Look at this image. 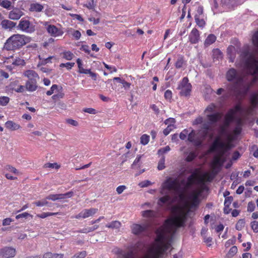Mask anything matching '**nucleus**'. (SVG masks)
I'll return each instance as SVG.
<instances>
[{
	"mask_svg": "<svg viewBox=\"0 0 258 258\" xmlns=\"http://www.w3.org/2000/svg\"><path fill=\"white\" fill-rule=\"evenodd\" d=\"M207 119L210 124L217 122L221 118V115L219 112H216L213 114H208Z\"/></svg>",
	"mask_w": 258,
	"mask_h": 258,
	"instance_id": "nucleus-21",
	"label": "nucleus"
},
{
	"mask_svg": "<svg viewBox=\"0 0 258 258\" xmlns=\"http://www.w3.org/2000/svg\"><path fill=\"white\" fill-rule=\"evenodd\" d=\"M10 98L7 96L0 97V105L6 106L9 102Z\"/></svg>",
	"mask_w": 258,
	"mask_h": 258,
	"instance_id": "nucleus-45",
	"label": "nucleus"
},
{
	"mask_svg": "<svg viewBox=\"0 0 258 258\" xmlns=\"http://www.w3.org/2000/svg\"><path fill=\"white\" fill-rule=\"evenodd\" d=\"M165 164V157L163 156L160 160H159L158 164V169L159 170H163L165 168V166L164 165Z\"/></svg>",
	"mask_w": 258,
	"mask_h": 258,
	"instance_id": "nucleus-46",
	"label": "nucleus"
},
{
	"mask_svg": "<svg viewBox=\"0 0 258 258\" xmlns=\"http://www.w3.org/2000/svg\"><path fill=\"white\" fill-rule=\"evenodd\" d=\"M16 85V82L11 83L9 85L10 89L13 90H15L17 92H23L24 91V86L22 85H20L18 86V87L17 88H15V87Z\"/></svg>",
	"mask_w": 258,
	"mask_h": 258,
	"instance_id": "nucleus-33",
	"label": "nucleus"
},
{
	"mask_svg": "<svg viewBox=\"0 0 258 258\" xmlns=\"http://www.w3.org/2000/svg\"><path fill=\"white\" fill-rule=\"evenodd\" d=\"M216 40V37L214 34H210L205 40L204 45L206 46H209L214 42Z\"/></svg>",
	"mask_w": 258,
	"mask_h": 258,
	"instance_id": "nucleus-30",
	"label": "nucleus"
},
{
	"mask_svg": "<svg viewBox=\"0 0 258 258\" xmlns=\"http://www.w3.org/2000/svg\"><path fill=\"white\" fill-rule=\"evenodd\" d=\"M227 127L222 125L220 127L219 130V134L222 136H227Z\"/></svg>",
	"mask_w": 258,
	"mask_h": 258,
	"instance_id": "nucleus-50",
	"label": "nucleus"
},
{
	"mask_svg": "<svg viewBox=\"0 0 258 258\" xmlns=\"http://www.w3.org/2000/svg\"><path fill=\"white\" fill-rule=\"evenodd\" d=\"M96 5L94 3V0H90L88 4L84 5L85 7H87L89 9L95 10V7Z\"/></svg>",
	"mask_w": 258,
	"mask_h": 258,
	"instance_id": "nucleus-53",
	"label": "nucleus"
},
{
	"mask_svg": "<svg viewBox=\"0 0 258 258\" xmlns=\"http://www.w3.org/2000/svg\"><path fill=\"white\" fill-rule=\"evenodd\" d=\"M228 58L231 62H233L236 56V49L232 45H230L227 49Z\"/></svg>",
	"mask_w": 258,
	"mask_h": 258,
	"instance_id": "nucleus-22",
	"label": "nucleus"
},
{
	"mask_svg": "<svg viewBox=\"0 0 258 258\" xmlns=\"http://www.w3.org/2000/svg\"><path fill=\"white\" fill-rule=\"evenodd\" d=\"M238 0H222L223 5H224L228 8H231L237 4Z\"/></svg>",
	"mask_w": 258,
	"mask_h": 258,
	"instance_id": "nucleus-34",
	"label": "nucleus"
},
{
	"mask_svg": "<svg viewBox=\"0 0 258 258\" xmlns=\"http://www.w3.org/2000/svg\"><path fill=\"white\" fill-rule=\"evenodd\" d=\"M37 81H27L25 87L27 90L30 92H33L37 88Z\"/></svg>",
	"mask_w": 258,
	"mask_h": 258,
	"instance_id": "nucleus-25",
	"label": "nucleus"
},
{
	"mask_svg": "<svg viewBox=\"0 0 258 258\" xmlns=\"http://www.w3.org/2000/svg\"><path fill=\"white\" fill-rule=\"evenodd\" d=\"M5 126L6 128L12 131L17 130L21 127L19 124L11 120L7 121L5 123Z\"/></svg>",
	"mask_w": 258,
	"mask_h": 258,
	"instance_id": "nucleus-26",
	"label": "nucleus"
},
{
	"mask_svg": "<svg viewBox=\"0 0 258 258\" xmlns=\"http://www.w3.org/2000/svg\"><path fill=\"white\" fill-rule=\"evenodd\" d=\"M234 109L237 112H239L244 120L248 119V115H252L254 108L251 106L246 107H242L241 103H238L234 106Z\"/></svg>",
	"mask_w": 258,
	"mask_h": 258,
	"instance_id": "nucleus-6",
	"label": "nucleus"
},
{
	"mask_svg": "<svg viewBox=\"0 0 258 258\" xmlns=\"http://www.w3.org/2000/svg\"><path fill=\"white\" fill-rule=\"evenodd\" d=\"M98 211L97 209L91 208L90 209H85L80 212L78 215L75 216L76 219L80 218H86L94 215Z\"/></svg>",
	"mask_w": 258,
	"mask_h": 258,
	"instance_id": "nucleus-12",
	"label": "nucleus"
},
{
	"mask_svg": "<svg viewBox=\"0 0 258 258\" xmlns=\"http://www.w3.org/2000/svg\"><path fill=\"white\" fill-rule=\"evenodd\" d=\"M233 201L232 197H228L225 198L224 202V206H230L232 201Z\"/></svg>",
	"mask_w": 258,
	"mask_h": 258,
	"instance_id": "nucleus-64",
	"label": "nucleus"
},
{
	"mask_svg": "<svg viewBox=\"0 0 258 258\" xmlns=\"http://www.w3.org/2000/svg\"><path fill=\"white\" fill-rule=\"evenodd\" d=\"M60 166L58 165L57 163H46L44 164L43 168H55L56 169H58L60 168Z\"/></svg>",
	"mask_w": 258,
	"mask_h": 258,
	"instance_id": "nucleus-40",
	"label": "nucleus"
},
{
	"mask_svg": "<svg viewBox=\"0 0 258 258\" xmlns=\"http://www.w3.org/2000/svg\"><path fill=\"white\" fill-rule=\"evenodd\" d=\"M31 38L24 35L14 34L9 37L5 43L4 49L7 50H14L19 49L30 42Z\"/></svg>",
	"mask_w": 258,
	"mask_h": 258,
	"instance_id": "nucleus-4",
	"label": "nucleus"
},
{
	"mask_svg": "<svg viewBox=\"0 0 258 258\" xmlns=\"http://www.w3.org/2000/svg\"><path fill=\"white\" fill-rule=\"evenodd\" d=\"M200 38L199 31L196 28H194L191 31L189 35V41L191 43L195 44L198 42Z\"/></svg>",
	"mask_w": 258,
	"mask_h": 258,
	"instance_id": "nucleus-20",
	"label": "nucleus"
},
{
	"mask_svg": "<svg viewBox=\"0 0 258 258\" xmlns=\"http://www.w3.org/2000/svg\"><path fill=\"white\" fill-rule=\"evenodd\" d=\"M149 141V136L147 135H143L140 138V142L144 145H147Z\"/></svg>",
	"mask_w": 258,
	"mask_h": 258,
	"instance_id": "nucleus-44",
	"label": "nucleus"
},
{
	"mask_svg": "<svg viewBox=\"0 0 258 258\" xmlns=\"http://www.w3.org/2000/svg\"><path fill=\"white\" fill-rule=\"evenodd\" d=\"M252 42L253 45L258 48V30L253 34L252 37Z\"/></svg>",
	"mask_w": 258,
	"mask_h": 258,
	"instance_id": "nucleus-42",
	"label": "nucleus"
},
{
	"mask_svg": "<svg viewBox=\"0 0 258 258\" xmlns=\"http://www.w3.org/2000/svg\"><path fill=\"white\" fill-rule=\"evenodd\" d=\"M1 25L5 29H12L16 26V23L9 20H4L1 22Z\"/></svg>",
	"mask_w": 258,
	"mask_h": 258,
	"instance_id": "nucleus-24",
	"label": "nucleus"
},
{
	"mask_svg": "<svg viewBox=\"0 0 258 258\" xmlns=\"http://www.w3.org/2000/svg\"><path fill=\"white\" fill-rule=\"evenodd\" d=\"M213 57L214 59L219 60L222 57V53L219 49H214L213 51Z\"/></svg>",
	"mask_w": 258,
	"mask_h": 258,
	"instance_id": "nucleus-36",
	"label": "nucleus"
},
{
	"mask_svg": "<svg viewBox=\"0 0 258 258\" xmlns=\"http://www.w3.org/2000/svg\"><path fill=\"white\" fill-rule=\"evenodd\" d=\"M225 150H222L221 154L214 157V163L215 165L221 166L226 161V158L224 157Z\"/></svg>",
	"mask_w": 258,
	"mask_h": 258,
	"instance_id": "nucleus-19",
	"label": "nucleus"
},
{
	"mask_svg": "<svg viewBox=\"0 0 258 258\" xmlns=\"http://www.w3.org/2000/svg\"><path fill=\"white\" fill-rule=\"evenodd\" d=\"M63 254L53 253L50 252H46L43 254V258H63Z\"/></svg>",
	"mask_w": 258,
	"mask_h": 258,
	"instance_id": "nucleus-32",
	"label": "nucleus"
},
{
	"mask_svg": "<svg viewBox=\"0 0 258 258\" xmlns=\"http://www.w3.org/2000/svg\"><path fill=\"white\" fill-rule=\"evenodd\" d=\"M63 57L68 60L72 59L74 56V54L70 51L63 52Z\"/></svg>",
	"mask_w": 258,
	"mask_h": 258,
	"instance_id": "nucleus-47",
	"label": "nucleus"
},
{
	"mask_svg": "<svg viewBox=\"0 0 258 258\" xmlns=\"http://www.w3.org/2000/svg\"><path fill=\"white\" fill-rule=\"evenodd\" d=\"M43 9V6L38 3L31 4L30 8L31 11L37 12H41Z\"/></svg>",
	"mask_w": 258,
	"mask_h": 258,
	"instance_id": "nucleus-31",
	"label": "nucleus"
},
{
	"mask_svg": "<svg viewBox=\"0 0 258 258\" xmlns=\"http://www.w3.org/2000/svg\"><path fill=\"white\" fill-rule=\"evenodd\" d=\"M15 254V249L11 247H5L0 249V257L10 258L14 257Z\"/></svg>",
	"mask_w": 258,
	"mask_h": 258,
	"instance_id": "nucleus-10",
	"label": "nucleus"
},
{
	"mask_svg": "<svg viewBox=\"0 0 258 258\" xmlns=\"http://www.w3.org/2000/svg\"><path fill=\"white\" fill-rule=\"evenodd\" d=\"M195 21L197 25L200 27H204L206 24L205 21L204 19H200L198 15H195Z\"/></svg>",
	"mask_w": 258,
	"mask_h": 258,
	"instance_id": "nucleus-38",
	"label": "nucleus"
},
{
	"mask_svg": "<svg viewBox=\"0 0 258 258\" xmlns=\"http://www.w3.org/2000/svg\"><path fill=\"white\" fill-rule=\"evenodd\" d=\"M115 253L118 255V258H133V253L131 251L125 252L120 249H117Z\"/></svg>",
	"mask_w": 258,
	"mask_h": 258,
	"instance_id": "nucleus-23",
	"label": "nucleus"
},
{
	"mask_svg": "<svg viewBox=\"0 0 258 258\" xmlns=\"http://www.w3.org/2000/svg\"><path fill=\"white\" fill-rule=\"evenodd\" d=\"M171 203V197L168 195H166L159 199L158 201V205L160 206H162L164 204H167L168 205H170Z\"/></svg>",
	"mask_w": 258,
	"mask_h": 258,
	"instance_id": "nucleus-27",
	"label": "nucleus"
},
{
	"mask_svg": "<svg viewBox=\"0 0 258 258\" xmlns=\"http://www.w3.org/2000/svg\"><path fill=\"white\" fill-rule=\"evenodd\" d=\"M74 62H67L66 63H61L60 67H66L68 70H70L74 66Z\"/></svg>",
	"mask_w": 258,
	"mask_h": 258,
	"instance_id": "nucleus-61",
	"label": "nucleus"
},
{
	"mask_svg": "<svg viewBox=\"0 0 258 258\" xmlns=\"http://www.w3.org/2000/svg\"><path fill=\"white\" fill-rule=\"evenodd\" d=\"M188 210L183 207L174 206L172 209L173 216L156 230V243L151 248L153 258H160L170 246L172 237L178 228L184 226Z\"/></svg>",
	"mask_w": 258,
	"mask_h": 258,
	"instance_id": "nucleus-2",
	"label": "nucleus"
},
{
	"mask_svg": "<svg viewBox=\"0 0 258 258\" xmlns=\"http://www.w3.org/2000/svg\"><path fill=\"white\" fill-rule=\"evenodd\" d=\"M151 184V182L149 180H145L140 182L139 185L141 187H147Z\"/></svg>",
	"mask_w": 258,
	"mask_h": 258,
	"instance_id": "nucleus-63",
	"label": "nucleus"
},
{
	"mask_svg": "<svg viewBox=\"0 0 258 258\" xmlns=\"http://www.w3.org/2000/svg\"><path fill=\"white\" fill-rule=\"evenodd\" d=\"M245 220L244 219H240L238 221L235 225V228L238 230H241L244 227Z\"/></svg>",
	"mask_w": 258,
	"mask_h": 258,
	"instance_id": "nucleus-39",
	"label": "nucleus"
},
{
	"mask_svg": "<svg viewBox=\"0 0 258 258\" xmlns=\"http://www.w3.org/2000/svg\"><path fill=\"white\" fill-rule=\"evenodd\" d=\"M201 194V190H194L192 192L190 196L191 201L188 204L190 208L196 207L199 205L200 203L199 197Z\"/></svg>",
	"mask_w": 258,
	"mask_h": 258,
	"instance_id": "nucleus-11",
	"label": "nucleus"
},
{
	"mask_svg": "<svg viewBox=\"0 0 258 258\" xmlns=\"http://www.w3.org/2000/svg\"><path fill=\"white\" fill-rule=\"evenodd\" d=\"M23 75L25 77L28 78V81H37L39 79L37 73L33 70H27L24 72Z\"/></svg>",
	"mask_w": 258,
	"mask_h": 258,
	"instance_id": "nucleus-16",
	"label": "nucleus"
},
{
	"mask_svg": "<svg viewBox=\"0 0 258 258\" xmlns=\"http://www.w3.org/2000/svg\"><path fill=\"white\" fill-rule=\"evenodd\" d=\"M0 6L5 9H10L11 6V3L9 1L4 0L2 1Z\"/></svg>",
	"mask_w": 258,
	"mask_h": 258,
	"instance_id": "nucleus-48",
	"label": "nucleus"
},
{
	"mask_svg": "<svg viewBox=\"0 0 258 258\" xmlns=\"http://www.w3.org/2000/svg\"><path fill=\"white\" fill-rule=\"evenodd\" d=\"M196 156L197 155L195 152H191L186 157V161L187 162H191L196 157Z\"/></svg>",
	"mask_w": 258,
	"mask_h": 258,
	"instance_id": "nucleus-54",
	"label": "nucleus"
},
{
	"mask_svg": "<svg viewBox=\"0 0 258 258\" xmlns=\"http://www.w3.org/2000/svg\"><path fill=\"white\" fill-rule=\"evenodd\" d=\"M57 88L58 86L57 85H53L50 89L46 92V94L48 96L52 95L54 93V90H57Z\"/></svg>",
	"mask_w": 258,
	"mask_h": 258,
	"instance_id": "nucleus-56",
	"label": "nucleus"
},
{
	"mask_svg": "<svg viewBox=\"0 0 258 258\" xmlns=\"http://www.w3.org/2000/svg\"><path fill=\"white\" fill-rule=\"evenodd\" d=\"M188 140L194 144L196 146H199L202 144V141L197 136L196 132L192 130L188 135Z\"/></svg>",
	"mask_w": 258,
	"mask_h": 258,
	"instance_id": "nucleus-15",
	"label": "nucleus"
},
{
	"mask_svg": "<svg viewBox=\"0 0 258 258\" xmlns=\"http://www.w3.org/2000/svg\"><path fill=\"white\" fill-rule=\"evenodd\" d=\"M142 156L139 155H138L133 163L132 164L131 167L133 169L136 168H139L140 167L141 163L140 160L141 159Z\"/></svg>",
	"mask_w": 258,
	"mask_h": 258,
	"instance_id": "nucleus-37",
	"label": "nucleus"
},
{
	"mask_svg": "<svg viewBox=\"0 0 258 258\" xmlns=\"http://www.w3.org/2000/svg\"><path fill=\"white\" fill-rule=\"evenodd\" d=\"M86 256V252L85 251H81L76 254L72 258H84Z\"/></svg>",
	"mask_w": 258,
	"mask_h": 258,
	"instance_id": "nucleus-55",
	"label": "nucleus"
},
{
	"mask_svg": "<svg viewBox=\"0 0 258 258\" xmlns=\"http://www.w3.org/2000/svg\"><path fill=\"white\" fill-rule=\"evenodd\" d=\"M147 224L140 225L137 224H133L132 226V232L134 234L137 235L145 231L148 227Z\"/></svg>",
	"mask_w": 258,
	"mask_h": 258,
	"instance_id": "nucleus-17",
	"label": "nucleus"
},
{
	"mask_svg": "<svg viewBox=\"0 0 258 258\" xmlns=\"http://www.w3.org/2000/svg\"><path fill=\"white\" fill-rule=\"evenodd\" d=\"M255 209V204L252 202H250L248 203L247 205V211L251 212Z\"/></svg>",
	"mask_w": 258,
	"mask_h": 258,
	"instance_id": "nucleus-59",
	"label": "nucleus"
},
{
	"mask_svg": "<svg viewBox=\"0 0 258 258\" xmlns=\"http://www.w3.org/2000/svg\"><path fill=\"white\" fill-rule=\"evenodd\" d=\"M174 126L173 124H170L167 126V127L164 130L163 134L165 136L168 135L170 132L174 128Z\"/></svg>",
	"mask_w": 258,
	"mask_h": 258,
	"instance_id": "nucleus-52",
	"label": "nucleus"
},
{
	"mask_svg": "<svg viewBox=\"0 0 258 258\" xmlns=\"http://www.w3.org/2000/svg\"><path fill=\"white\" fill-rule=\"evenodd\" d=\"M6 168H7V170H8L10 172H12V173H14L15 174H19V171L14 167H13V166H10V165H8V166H7Z\"/></svg>",
	"mask_w": 258,
	"mask_h": 258,
	"instance_id": "nucleus-60",
	"label": "nucleus"
},
{
	"mask_svg": "<svg viewBox=\"0 0 258 258\" xmlns=\"http://www.w3.org/2000/svg\"><path fill=\"white\" fill-rule=\"evenodd\" d=\"M197 178V175L195 173H192L187 177V180L184 179L179 181L177 179H172L169 178L166 179L162 184V190L161 194L165 193V189L178 195L180 198L183 197L184 192L189 188H190L195 182Z\"/></svg>",
	"mask_w": 258,
	"mask_h": 258,
	"instance_id": "nucleus-3",
	"label": "nucleus"
},
{
	"mask_svg": "<svg viewBox=\"0 0 258 258\" xmlns=\"http://www.w3.org/2000/svg\"><path fill=\"white\" fill-rule=\"evenodd\" d=\"M57 111L65 110L67 108V105L62 102H58L55 107Z\"/></svg>",
	"mask_w": 258,
	"mask_h": 258,
	"instance_id": "nucleus-43",
	"label": "nucleus"
},
{
	"mask_svg": "<svg viewBox=\"0 0 258 258\" xmlns=\"http://www.w3.org/2000/svg\"><path fill=\"white\" fill-rule=\"evenodd\" d=\"M177 89L180 90L179 94L183 96H188L190 95L191 85L188 83V79L187 77L183 78L181 83L179 84Z\"/></svg>",
	"mask_w": 258,
	"mask_h": 258,
	"instance_id": "nucleus-7",
	"label": "nucleus"
},
{
	"mask_svg": "<svg viewBox=\"0 0 258 258\" xmlns=\"http://www.w3.org/2000/svg\"><path fill=\"white\" fill-rule=\"evenodd\" d=\"M236 113V112L234 108H231L229 110L225 115L224 126L227 127L229 126L230 123L234 119Z\"/></svg>",
	"mask_w": 258,
	"mask_h": 258,
	"instance_id": "nucleus-14",
	"label": "nucleus"
},
{
	"mask_svg": "<svg viewBox=\"0 0 258 258\" xmlns=\"http://www.w3.org/2000/svg\"><path fill=\"white\" fill-rule=\"evenodd\" d=\"M215 105L213 104H211L207 106L206 108L205 111L209 112H213L215 111Z\"/></svg>",
	"mask_w": 258,
	"mask_h": 258,
	"instance_id": "nucleus-62",
	"label": "nucleus"
},
{
	"mask_svg": "<svg viewBox=\"0 0 258 258\" xmlns=\"http://www.w3.org/2000/svg\"><path fill=\"white\" fill-rule=\"evenodd\" d=\"M237 252V248L236 246H232L229 250L227 255L228 257H232Z\"/></svg>",
	"mask_w": 258,
	"mask_h": 258,
	"instance_id": "nucleus-49",
	"label": "nucleus"
},
{
	"mask_svg": "<svg viewBox=\"0 0 258 258\" xmlns=\"http://www.w3.org/2000/svg\"><path fill=\"white\" fill-rule=\"evenodd\" d=\"M210 123L209 122L207 123H204L202 125V128L204 130V133L207 134L208 132V131L210 128Z\"/></svg>",
	"mask_w": 258,
	"mask_h": 258,
	"instance_id": "nucleus-58",
	"label": "nucleus"
},
{
	"mask_svg": "<svg viewBox=\"0 0 258 258\" xmlns=\"http://www.w3.org/2000/svg\"><path fill=\"white\" fill-rule=\"evenodd\" d=\"M17 27L21 30L29 33L35 31V26L27 20L21 19Z\"/></svg>",
	"mask_w": 258,
	"mask_h": 258,
	"instance_id": "nucleus-8",
	"label": "nucleus"
},
{
	"mask_svg": "<svg viewBox=\"0 0 258 258\" xmlns=\"http://www.w3.org/2000/svg\"><path fill=\"white\" fill-rule=\"evenodd\" d=\"M47 199H46V198H45V199H43L41 201H37V202L34 203V204L36 206H38V207H41V206H44L45 205H47L48 206L50 207V205L48 204L49 203L47 201Z\"/></svg>",
	"mask_w": 258,
	"mask_h": 258,
	"instance_id": "nucleus-41",
	"label": "nucleus"
},
{
	"mask_svg": "<svg viewBox=\"0 0 258 258\" xmlns=\"http://www.w3.org/2000/svg\"><path fill=\"white\" fill-rule=\"evenodd\" d=\"M47 31L49 34L53 37L61 36L63 34V32L54 25H49L47 28Z\"/></svg>",
	"mask_w": 258,
	"mask_h": 258,
	"instance_id": "nucleus-18",
	"label": "nucleus"
},
{
	"mask_svg": "<svg viewBox=\"0 0 258 258\" xmlns=\"http://www.w3.org/2000/svg\"><path fill=\"white\" fill-rule=\"evenodd\" d=\"M251 106L256 108L258 106V93H254L251 95L250 99Z\"/></svg>",
	"mask_w": 258,
	"mask_h": 258,
	"instance_id": "nucleus-29",
	"label": "nucleus"
},
{
	"mask_svg": "<svg viewBox=\"0 0 258 258\" xmlns=\"http://www.w3.org/2000/svg\"><path fill=\"white\" fill-rule=\"evenodd\" d=\"M73 195L74 192L72 191L62 194H51L47 196L46 199L55 201L56 200L71 198Z\"/></svg>",
	"mask_w": 258,
	"mask_h": 258,
	"instance_id": "nucleus-9",
	"label": "nucleus"
},
{
	"mask_svg": "<svg viewBox=\"0 0 258 258\" xmlns=\"http://www.w3.org/2000/svg\"><path fill=\"white\" fill-rule=\"evenodd\" d=\"M184 60L183 57H179L175 63V67L177 69H180L182 67Z\"/></svg>",
	"mask_w": 258,
	"mask_h": 258,
	"instance_id": "nucleus-51",
	"label": "nucleus"
},
{
	"mask_svg": "<svg viewBox=\"0 0 258 258\" xmlns=\"http://www.w3.org/2000/svg\"><path fill=\"white\" fill-rule=\"evenodd\" d=\"M142 215L145 218H152L157 216V213L153 210H146L142 212Z\"/></svg>",
	"mask_w": 258,
	"mask_h": 258,
	"instance_id": "nucleus-28",
	"label": "nucleus"
},
{
	"mask_svg": "<svg viewBox=\"0 0 258 258\" xmlns=\"http://www.w3.org/2000/svg\"><path fill=\"white\" fill-rule=\"evenodd\" d=\"M24 15L23 12L18 8H14L9 12V18L13 20H18Z\"/></svg>",
	"mask_w": 258,
	"mask_h": 258,
	"instance_id": "nucleus-13",
	"label": "nucleus"
},
{
	"mask_svg": "<svg viewBox=\"0 0 258 258\" xmlns=\"http://www.w3.org/2000/svg\"><path fill=\"white\" fill-rule=\"evenodd\" d=\"M251 227L254 232H258V222L253 221L251 223Z\"/></svg>",
	"mask_w": 258,
	"mask_h": 258,
	"instance_id": "nucleus-57",
	"label": "nucleus"
},
{
	"mask_svg": "<svg viewBox=\"0 0 258 258\" xmlns=\"http://www.w3.org/2000/svg\"><path fill=\"white\" fill-rule=\"evenodd\" d=\"M247 76H242L234 68L226 73L228 91L236 97L244 96L250 87L258 80V49L251 51L248 45L243 46L240 55Z\"/></svg>",
	"mask_w": 258,
	"mask_h": 258,
	"instance_id": "nucleus-1",
	"label": "nucleus"
},
{
	"mask_svg": "<svg viewBox=\"0 0 258 258\" xmlns=\"http://www.w3.org/2000/svg\"><path fill=\"white\" fill-rule=\"evenodd\" d=\"M232 145L230 144H226L222 141L221 137H217L212 145L211 146V150L212 151H217L219 154H221L222 150H225V153L227 151L230 150L232 148Z\"/></svg>",
	"mask_w": 258,
	"mask_h": 258,
	"instance_id": "nucleus-5",
	"label": "nucleus"
},
{
	"mask_svg": "<svg viewBox=\"0 0 258 258\" xmlns=\"http://www.w3.org/2000/svg\"><path fill=\"white\" fill-rule=\"evenodd\" d=\"M121 226V223L118 221H114L106 225V227L112 229H118Z\"/></svg>",
	"mask_w": 258,
	"mask_h": 258,
	"instance_id": "nucleus-35",
	"label": "nucleus"
}]
</instances>
